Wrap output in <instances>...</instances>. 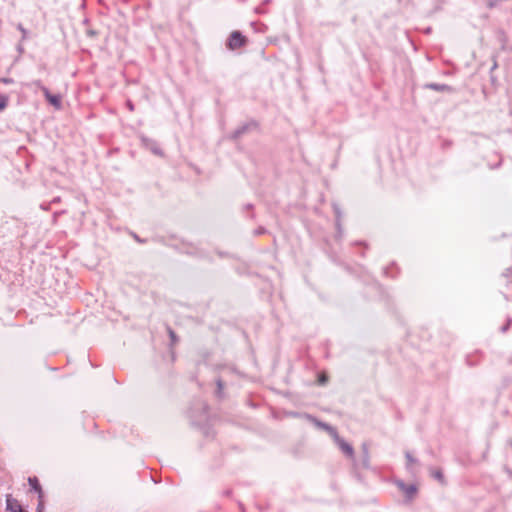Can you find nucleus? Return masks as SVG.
<instances>
[{"mask_svg": "<svg viewBox=\"0 0 512 512\" xmlns=\"http://www.w3.org/2000/svg\"><path fill=\"white\" fill-rule=\"evenodd\" d=\"M246 39L245 37L238 31H234L231 33L227 46L231 50L238 49L245 45Z\"/></svg>", "mask_w": 512, "mask_h": 512, "instance_id": "nucleus-1", "label": "nucleus"}, {"mask_svg": "<svg viewBox=\"0 0 512 512\" xmlns=\"http://www.w3.org/2000/svg\"><path fill=\"white\" fill-rule=\"evenodd\" d=\"M6 506L7 510L10 512H27L22 507L20 502L17 499L13 498L11 495H7L6 497Z\"/></svg>", "mask_w": 512, "mask_h": 512, "instance_id": "nucleus-2", "label": "nucleus"}, {"mask_svg": "<svg viewBox=\"0 0 512 512\" xmlns=\"http://www.w3.org/2000/svg\"><path fill=\"white\" fill-rule=\"evenodd\" d=\"M28 483L31 487V490H33L37 493L38 498H44V491H43L42 486L37 477H35V476L29 477Z\"/></svg>", "mask_w": 512, "mask_h": 512, "instance_id": "nucleus-3", "label": "nucleus"}, {"mask_svg": "<svg viewBox=\"0 0 512 512\" xmlns=\"http://www.w3.org/2000/svg\"><path fill=\"white\" fill-rule=\"evenodd\" d=\"M341 450L349 457L353 456V448L351 445L346 443L343 439L337 442Z\"/></svg>", "mask_w": 512, "mask_h": 512, "instance_id": "nucleus-4", "label": "nucleus"}, {"mask_svg": "<svg viewBox=\"0 0 512 512\" xmlns=\"http://www.w3.org/2000/svg\"><path fill=\"white\" fill-rule=\"evenodd\" d=\"M61 99L62 98H47L48 103L55 109H59L61 107Z\"/></svg>", "mask_w": 512, "mask_h": 512, "instance_id": "nucleus-5", "label": "nucleus"}, {"mask_svg": "<svg viewBox=\"0 0 512 512\" xmlns=\"http://www.w3.org/2000/svg\"><path fill=\"white\" fill-rule=\"evenodd\" d=\"M328 433L336 441V443L341 440L335 428H329Z\"/></svg>", "mask_w": 512, "mask_h": 512, "instance_id": "nucleus-6", "label": "nucleus"}, {"mask_svg": "<svg viewBox=\"0 0 512 512\" xmlns=\"http://www.w3.org/2000/svg\"><path fill=\"white\" fill-rule=\"evenodd\" d=\"M328 433L336 441V443L341 440L335 428H329Z\"/></svg>", "mask_w": 512, "mask_h": 512, "instance_id": "nucleus-7", "label": "nucleus"}, {"mask_svg": "<svg viewBox=\"0 0 512 512\" xmlns=\"http://www.w3.org/2000/svg\"><path fill=\"white\" fill-rule=\"evenodd\" d=\"M44 509V498H38L37 512H42Z\"/></svg>", "mask_w": 512, "mask_h": 512, "instance_id": "nucleus-8", "label": "nucleus"}, {"mask_svg": "<svg viewBox=\"0 0 512 512\" xmlns=\"http://www.w3.org/2000/svg\"><path fill=\"white\" fill-rule=\"evenodd\" d=\"M316 425H317L319 428H321V429H323V430H325V431H327V432H328L329 428H331V426H330V425H328V424H326V423H322V422H316Z\"/></svg>", "mask_w": 512, "mask_h": 512, "instance_id": "nucleus-9", "label": "nucleus"}, {"mask_svg": "<svg viewBox=\"0 0 512 512\" xmlns=\"http://www.w3.org/2000/svg\"><path fill=\"white\" fill-rule=\"evenodd\" d=\"M433 476L439 481L443 482V473L440 470L435 471Z\"/></svg>", "mask_w": 512, "mask_h": 512, "instance_id": "nucleus-10", "label": "nucleus"}, {"mask_svg": "<svg viewBox=\"0 0 512 512\" xmlns=\"http://www.w3.org/2000/svg\"><path fill=\"white\" fill-rule=\"evenodd\" d=\"M415 492H416V489H415V487H413V486L408 487V488H407V490H406V493H407L408 495H410V496L414 495V494H415Z\"/></svg>", "mask_w": 512, "mask_h": 512, "instance_id": "nucleus-11", "label": "nucleus"}, {"mask_svg": "<svg viewBox=\"0 0 512 512\" xmlns=\"http://www.w3.org/2000/svg\"><path fill=\"white\" fill-rule=\"evenodd\" d=\"M435 90L440 91V92H445V93L450 92V90L447 86H441L440 88L435 87Z\"/></svg>", "mask_w": 512, "mask_h": 512, "instance_id": "nucleus-12", "label": "nucleus"}, {"mask_svg": "<svg viewBox=\"0 0 512 512\" xmlns=\"http://www.w3.org/2000/svg\"><path fill=\"white\" fill-rule=\"evenodd\" d=\"M169 335L171 337L172 342H175L176 341L175 332L173 330L169 329Z\"/></svg>", "mask_w": 512, "mask_h": 512, "instance_id": "nucleus-13", "label": "nucleus"}, {"mask_svg": "<svg viewBox=\"0 0 512 512\" xmlns=\"http://www.w3.org/2000/svg\"><path fill=\"white\" fill-rule=\"evenodd\" d=\"M6 107V101L4 99L0 102V111L3 110Z\"/></svg>", "mask_w": 512, "mask_h": 512, "instance_id": "nucleus-14", "label": "nucleus"}, {"mask_svg": "<svg viewBox=\"0 0 512 512\" xmlns=\"http://www.w3.org/2000/svg\"><path fill=\"white\" fill-rule=\"evenodd\" d=\"M326 380H327V378H326V376H325V375H322V376L319 378V382H320V383H322V384H323V383H325V382H326Z\"/></svg>", "mask_w": 512, "mask_h": 512, "instance_id": "nucleus-15", "label": "nucleus"}]
</instances>
